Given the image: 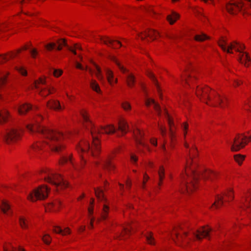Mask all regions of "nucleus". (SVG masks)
<instances>
[{
    "label": "nucleus",
    "mask_w": 251,
    "mask_h": 251,
    "mask_svg": "<svg viewBox=\"0 0 251 251\" xmlns=\"http://www.w3.org/2000/svg\"><path fill=\"white\" fill-rule=\"evenodd\" d=\"M219 46L224 51L229 53H232V50H235L239 52L238 59L239 61L246 66L251 65V56L246 52H244V45H240L236 42L228 44L226 41L222 38L218 42Z\"/></svg>",
    "instance_id": "nucleus-4"
},
{
    "label": "nucleus",
    "mask_w": 251,
    "mask_h": 251,
    "mask_svg": "<svg viewBox=\"0 0 251 251\" xmlns=\"http://www.w3.org/2000/svg\"><path fill=\"white\" fill-rule=\"evenodd\" d=\"M130 232V227L128 226H126L123 227L122 232L118 235L117 237L120 239H124L126 238V236L128 235Z\"/></svg>",
    "instance_id": "nucleus-27"
},
{
    "label": "nucleus",
    "mask_w": 251,
    "mask_h": 251,
    "mask_svg": "<svg viewBox=\"0 0 251 251\" xmlns=\"http://www.w3.org/2000/svg\"><path fill=\"white\" fill-rule=\"evenodd\" d=\"M194 38L197 41L201 42L205 39H209V37L204 33H202L201 35H196Z\"/></svg>",
    "instance_id": "nucleus-40"
},
{
    "label": "nucleus",
    "mask_w": 251,
    "mask_h": 251,
    "mask_svg": "<svg viewBox=\"0 0 251 251\" xmlns=\"http://www.w3.org/2000/svg\"><path fill=\"white\" fill-rule=\"evenodd\" d=\"M242 82L241 81L239 80H236L234 81V85L235 87L239 86Z\"/></svg>",
    "instance_id": "nucleus-58"
},
{
    "label": "nucleus",
    "mask_w": 251,
    "mask_h": 251,
    "mask_svg": "<svg viewBox=\"0 0 251 251\" xmlns=\"http://www.w3.org/2000/svg\"><path fill=\"white\" fill-rule=\"evenodd\" d=\"M61 205V201L59 200H56L54 202H52L51 203H49L48 206V209H50L51 208H54V209H57L59 207V206ZM47 207H46V209Z\"/></svg>",
    "instance_id": "nucleus-39"
},
{
    "label": "nucleus",
    "mask_w": 251,
    "mask_h": 251,
    "mask_svg": "<svg viewBox=\"0 0 251 251\" xmlns=\"http://www.w3.org/2000/svg\"><path fill=\"white\" fill-rule=\"evenodd\" d=\"M21 132L16 129H11L6 131L3 134V138L7 144H11L15 142L21 137Z\"/></svg>",
    "instance_id": "nucleus-9"
},
{
    "label": "nucleus",
    "mask_w": 251,
    "mask_h": 251,
    "mask_svg": "<svg viewBox=\"0 0 251 251\" xmlns=\"http://www.w3.org/2000/svg\"><path fill=\"white\" fill-rule=\"evenodd\" d=\"M96 71L95 74L97 75L98 78L100 80H103V76L101 74V70L96 65H95Z\"/></svg>",
    "instance_id": "nucleus-42"
},
{
    "label": "nucleus",
    "mask_w": 251,
    "mask_h": 251,
    "mask_svg": "<svg viewBox=\"0 0 251 251\" xmlns=\"http://www.w3.org/2000/svg\"><path fill=\"white\" fill-rule=\"evenodd\" d=\"M17 70L23 75H26V71L22 67H17Z\"/></svg>",
    "instance_id": "nucleus-52"
},
{
    "label": "nucleus",
    "mask_w": 251,
    "mask_h": 251,
    "mask_svg": "<svg viewBox=\"0 0 251 251\" xmlns=\"http://www.w3.org/2000/svg\"><path fill=\"white\" fill-rule=\"evenodd\" d=\"M9 116L8 111L4 109L2 111L0 112V122H5Z\"/></svg>",
    "instance_id": "nucleus-33"
},
{
    "label": "nucleus",
    "mask_w": 251,
    "mask_h": 251,
    "mask_svg": "<svg viewBox=\"0 0 251 251\" xmlns=\"http://www.w3.org/2000/svg\"><path fill=\"white\" fill-rule=\"evenodd\" d=\"M192 155L189 152V160H187L184 173L181 175L180 189L182 193L191 192L196 188V183L200 178L212 180L216 174L211 171H198L191 167Z\"/></svg>",
    "instance_id": "nucleus-3"
},
{
    "label": "nucleus",
    "mask_w": 251,
    "mask_h": 251,
    "mask_svg": "<svg viewBox=\"0 0 251 251\" xmlns=\"http://www.w3.org/2000/svg\"><path fill=\"white\" fill-rule=\"evenodd\" d=\"M146 239L148 241L149 244L151 245L154 244V243L153 242L154 238H153L151 233L146 235Z\"/></svg>",
    "instance_id": "nucleus-46"
},
{
    "label": "nucleus",
    "mask_w": 251,
    "mask_h": 251,
    "mask_svg": "<svg viewBox=\"0 0 251 251\" xmlns=\"http://www.w3.org/2000/svg\"><path fill=\"white\" fill-rule=\"evenodd\" d=\"M19 222L22 228H25L27 227V221L26 219L21 218L19 219Z\"/></svg>",
    "instance_id": "nucleus-45"
},
{
    "label": "nucleus",
    "mask_w": 251,
    "mask_h": 251,
    "mask_svg": "<svg viewBox=\"0 0 251 251\" xmlns=\"http://www.w3.org/2000/svg\"><path fill=\"white\" fill-rule=\"evenodd\" d=\"M52 73L53 75L56 77H58L62 74V72L60 70H57L55 69L52 70Z\"/></svg>",
    "instance_id": "nucleus-51"
},
{
    "label": "nucleus",
    "mask_w": 251,
    "mask_h": 251,
    "mask_svg": "<svg viewBox=\"0 0 251 251\" xmlns=\"http://www.w3.org/2000/svg\"><path fill=\"white\" fill-rule=\"evenodd\" d=\"M90 86L93 90L95 91L97 93H100V89L99 85L95 80H92L91 81Z\"/></svg>",
    "instance_id": "nucleus-38"
},
{
    "label": "nucleus",
    "mask_w": 251,
    "mask_h": 251,
    "mask_svg": "<svg viewBox=\"0 0 251 251\" xmlns=\"http://www.w3.org/2000/svg\"><path fill=\"white\" fill-rule=\"evenodd\" d=\"M88 212H89L90 215L92 214V213L93 212V207H89L88 208Z\"/></svg>",
    "instance_id": "nucleus-62"
},
{
    "label": "nucleus",
    "mask_w": 251,
    "mask_h": 251,
    "mask_svg": "<svg viewBox=\"0 0 251 251\" xmlns=\"http://www.w3.org/2000/svg\"><path fill=\"white\" fill-rule=\"evenodd\" d=\"M106 76H107V79L108 81V82L111 84L112 85L114 82L117 83V79H114L113 78V74L112 71L110 70H107L106 71Z\"/></svg>",
    "instance_id": "nucleus-30"
},
{
    "label": "nucleus",
    "mask_w": 251,
    "mask_h": 251,
    "mask_svg": "<svg viewBox=\"0 0 251 251\" xmlns=\"http://www.w3.org/2000/svg\"><path fill=\"white\" fill-rule=\"evenodd\" d=\"M151 143L154 146L157 145V140L156 139H151Z\"/></svg>",
    "instance_id": "nucleus-59"
},
{
    "label": "nucleus",
    "mask_w": 251,
    "mask_h": 251,
    "mask_svg": "<svg viewBox=\"0 0 251 251\" xmlns=\"http://www.w3.org/2000/svg\"><path fill=\"white\" fill-rule=\"evenodd\" d=\"M33 149L35 151H37L39 150L42 148L41 143H36L35 145H33Z\"/></svg>",
    "instance_id": "nucleus-53"
},
{
    "label": "nucleus",
    "mask_w": 251,
    "mask_h": 251,
    "mask_svg": "<svg viewBox=\"0 0 251 251\" xmlns=\"http://www.w3.org/2000/svg\"><path fill=\"white\" fill-rule=\"evenodd\" d=\"M102 167L104 171H107L109 173L115 169V166L112 163L110 158H108L103 161Z\"/></svg>",
    "instance_id": "nucleus-20"
},
{
    "label": "nucleus",
    "mask_w": 251,
    "mask_h": 251,
    "mask_svg": "<svg viewBox=\"0 0 251 251\" xmlns=\"http://www.w3.org/2000/svg\"><path fill=\"white\" fill-rule=\"evenodd\" d=\"M146 105L148 107L150 106L151 104L153 105L154 109L157 113L158 116L161 115V110L158 104L153 99L148 98L145 101Z\"/></svg>",
    "instance_id": "nucleus-18"
},
{
    "label": "nucleus",
    "mask_w": 251,
    "mask_h": 251,
    "mask_svg": "<svg viewBox=\"0 0 251 251\" xmlns=\"http://www.w3.org/2000/svg\"><path fill=\"white\" fill-rule=\"evenodd\" d=\"M159 129L160 131L162 136L164 137L166 136V129L162 126H159Z\"/></svg>",
    "instance_id": "nucleus-50"
},
{
    "label": "nucleus",
    "mask_w": 251,
    "mask_h": 251,
    "mask_svg": "<svg viewBox=\"0 0 251 251\" xmlns=\"http://www.w3.org/2000/svg\"><path fill=\"white\" fill-rule=\"evenodd\" d=\"M147 75L152 80L154 84L158 88V82L154 75L151 72H149L147 73Z\"/></svg>",
    "instance_id": "nucleus-43"
},
{
    "label": "nucleus",
    "mask_w": 251,
    "mask_h": 251,
    "mask_svg": "<svg viewBox=\"0 0 251 251\" xmlns=\"http://www.w3.org/2000/svg\"><path fill=\"white\" fill-rule=\"evenodd\" d=\"M118 129L120 130L123 134H126L128 130V126L126 122L124 120H120L118 123Z\"/></svg>",
    "instance_id": "nucleus-22"
},
{
    "label": "nucleus",
    "mask_w": 251,
    "mask_h": 251,
    "mask_svg": "<svg viewBox=\"0 0 251 251\" xmlns=\"http://www.w3.org/2000/svg\"><path fill=\"white\" fill-rule=\"evenodd\" d=\"M243 5L242 2H228L226 5V9L229 13L236 14L238 11L245 10V9H243Z\"/></svg>",
    "instance_id": "nucleus-11"
},
{
    "label": "nucleus",
    "mask_w": 251,
    "mask_h": 251,
    "mask_svg": "<svg viewBox=\"0 0 251 251\" xmlns=\"http://www.w3.org/2000/svg\"><path fill=\"white\" fill-rule=\"evenodd\" d=\"M225 196L227 197L229 199H231L232 200L233 196L232 190H229L227 192L225 193L223 196H217L215 201L212 205V206H214L217 208L222 205L224 201H225L224 200Z\"/></svg>",
    "instance_id": "nucleus-14"
},
{
    "label": "nucleus",
    "mask_w": 251,
    "mask_h": 251,
    "mask_svg": "<svg viewBox=\"0 0 251 251\" xmlns=\"http://www.w3.org/2000/svg\"><path fill=\"white\" fill-rule=\"evenodd\" d=\"M109 210V207L106 204H104L103 206L102 212L101 213V218L103 220L106 219L107 217V214Z\"/></svg>",
    "instance_id": "nucleus-41"
},
{
    "label": "nucleus",
    "mask_w": 251,
    "mask_h": 251,
    "mask_svg": "<svg viewBox=\"0 0 251 251\" xmlns=\"http://www.w3.org/2000/svg\"><path fill=\"white\" fill-rule=\"evenodd\" d=\"M144 180L143 181V187L144 188L146 181H147L149 178V176L147 174H145L144 176Z\"/></svg>",
    "instance_id": "nucleus-57"
},
{
    "label": "nucleus",
    "mask_w": 251,
    "mask_h": 251,
    "mask_svg": "<svg viewBox=\"0 0 251 251\" xmlns=\"http://www.w3.org/2000/svg\"><path fill=\"white\" fill-rule=\"evenodd\" d=\"M49 189L45 186H41L30 192L27 196L28 200L34 201L44 200L48 197Z\"/></svg>",
    "instance_id": "nucleus-8"
},
{
    "label": "nucleus",
    "mask_w": 251,
    "mask_h": 251,
    "mask_svg": "<svg viewBox=\"0 0 251 251\" xmlns=\"http://www.w3.org/2000/svg\"><path fill=\"white\" fill-rule=\"evenodd\" d=\"M100 39L104 44L107 45L109 46H110L113 48H116V47L115 46V45L114 44V42H116L117 44L120 45V47L122 46L121 43L118 40L110 39L108 37L104 38L102 37H100Z\"/></svg>",
    "instance_id": "nucleus-21"
},
{
    "label": "nucleus",
    "mask_w": 251,
    "mask_h": 251,
    "mask_svg": "<svg viewBox=\"0 0 251 251\" xmlns=\"http://www.w3.org/2000/svg\"><path fill=\"white\" fill-rule=\"evenodd\" d=\"M159 34V33L157 31L151 29L148 31H145L144 33H139L138 36L142 40H144L147 37H149L151 39L154 40Z\"/></svg>",
    "instance_id": "nucleus-16"
},
{
    "label": "nucleus",
    "mask_w": 251,
    "mask_h": 251,
    "mask_svg": "<svg viewBox=\"0 0 251 251\" xmlns=\"http://www.w3.org/2000/svg\"><path fill=\"white\" fill-rule=\"evenodd\" d=\"M42 120L40 115L34 118L26 127L31 133L38 134L43 137V142L49 146L52 151L59 152L64 148L61 144V141L64 138L62 133L50 130L45 126H41L39 122Z\"/></svg>",
    "instance_id": "nucleus-2"
},
{
    "label": "nucleus",
    "mask_w": 251,
    "mask_h": 251,
    "mask_svg": "<svg viewBox=\"0 0 251 251\" xmlns=\"http://www.w3.org/2000/svg\"><path fill=\"white\" fill-rule=\"evenodd\" d=\"M212 229L209 227H202L198 229L196 231L193 232L192 234L194 238L197 240H201L203 237H207L209 236V232Z\"/></svg>",
    "instance_id": "nucleus-12"
},
{
    "label": "nucleus",
    "mask_w": 251,
    "mask_h": 251,
    "mask_svg": "<svg viewBox=\"0 0 251 251\" xmlns=\"http://www.w3.org/2000/svg\"><path fill=\"white\" fill-rule=\"evenodd\" d=\"M249 141H251V135L248 138L245 135L241 137L240 135H238L232 141H227V143L231 145V150L232 151H237L243 148Z\"/></svg>",
    "instance_id": "nucleus-7"
},
{
    "label": "nucleus",
    "mask_w": 251,
    "mask_h": 251,
    "mask_svg": "<svg viewBox=\"0 0 251 251\" xmlns=\"http://www.w3.org/2000/svg\"><path fill=\"white\" fill-rule=\"evenodd\" d=\"M158 174L160 181V182L158 183V185L160 186L161 184V182L163 180L165 175V169L162 166H161L159 167V169L158 171Z\"/></svg>",
    "instance_id": "nucleus-34"
},
{
    "label": "nucleus",
    "mask_w": 251,
    "mask_h": 251,
    "mask_svg": "<svg viewBox=\"0 0 251 251\" xmlns=\"http://www.w3.org/2000/svg\"><path fill=\"white\" fill-rule=\"evenodd\" d=\"M134 134L137 144L143 146H146L145 144L142 140V138L143 136V133L139 129H137L134 132Z\"/></svg>",
    "instance_id": "nucleus-23"
},
{
    "label": "nucleus",
    "mask_w": 251,
    "mask_h": 251,
    "mask_svg": "<svg viewBox=\"0 0 251 251\" xmlns=\"http://www.w3.org/2000/svg\"><path fill=\"white\" fill-rule=\"evenodd\" d=\"M0 208L4 214H8L10 212V207L6 201H2Z\"/></svg>",
    "instance_id": "nucleus-28"
},
{
    "label": "nucleus",
    "mask_w": 251,
    "mask_h": 251,
    "mask_svg": "<svg viewBox=\"0 0 251 251\" xmlns=\"http://www.w3.org/2000/svg\"><path fill=\"white\" fill-rule=\"evenodd\" d=\"M76 67L77 68L81 69V70L84 69L83 67L81 66V65L78 63H77L76 64Z\"/></svg>",
    "instance_id": "nucleus-61"
},
{
    "label": "nucleus",
    "mask_w": 251,
    "mask_h": 251,
    "mask_svg": "<svg viewBox=\"0 0 251 251\" xmlns=\"http://www.w3.org/2000/svg\"><path fill=\"white\" fill-rule=\"evenodd\" d=\"M245 105H248L249 107H251V99L248 101L245 102Z\"/></svg>",
    "instance_id": "nucleus-60"
},
{
    "label": "nucleus",
    "mask_w": 251,
    "mask_h": 251,
    "mask_svg": "<svg viewBox=\"0 0 251 251\" xmlns=\"http://www.w3.org/2000/svg\"><path fill=\"white\" fill-rule=\"evenodd\" d=\"M58 46L56 49L57 50H60L62 49L63 47H67V49L70 51H72L75 54H76V52L75 50H81V47L77 44L75 45V49H72L71 47L68 46L66 41L64 39H60L57 41Z\"/></svg>",
    "instance_id": "nucleus-15"
},
{
    "label": "nucleus",
    "mask_w": 251,
    "mask_h": 251,
    "mask_svg": "<svg viewBox=\"0 0 251 251\" xmlns=\"http://www.w3.org/2000/svg\"><path fill=\"white\" fill-rule=\"evenodd\" d=\"M95 192L96 196L99 201H105V198L103 193V191L98 188L95 189Z\"/></svg>",
    "instance_id": "nucleus-31"
},
{
    "label": "nucleus",
    "mask_w": 251,
    "mask_h": 251,
    "mask_svg": "<svg viewBox=\"0 0 251 251\" xmlns=\"http://www.w3.org/2000/svg\"><path fill=\"white\" fill-rule=\"evenodd\" d=\"M123 108L125 110H127L130 109L131 106L127 102H124L122 104Z\"/></svg>",
    "instance_id": "nucleus-49"
},
{
    "label": "nucleus",
    "mask_w": 251,
    "mask_h": 251,
    "mask_svg": "<svg viewBox=\"0 0 251 251\" xmlns=\"http://www.w3.org/2000/svg\"><path fill=\"white\" fill-rule=\"evenodd\" d=\"M130 159H131V161L133 162V163H135L137 160H138V158H137V157L134 155V154H131L130 155Z\"/></svg>",
    "instance_id": "nucleus-54"
},
{
    "label": "nucleus",
    "mask_w": 251,
    "mask_h": 251,
    "mask_svg": "<svg viewBox=\"0 0 251 251\" xmlns=\"http://www.w3.org/2000/svg\"><path fill=\"white\" fill-rule=\"evenodd\" d=\"M45 84L46 80L45 79L40 78L38 80L35 82V87L37 89L38 92L42 96L46 97L48 96L50 93H51V89L50 88H46L40 87L39 85Z\"/></svg>",
    "instance_id": "nucleus-13"
},
{
    "label": "nucleus",
    "mask_w": 251,
    "mask_h": 251,
    "mask_svg": "<svg viewBox=\"0 0 251 251\" xmlns=\"http://www.w3.org/2000/svg\"><path fill=\"white\" fill-rule=\"evenodd\" d=\"M47 106L49 108L55 110H59L61 108L59 102L57 100H51L48 101Z\"/></svg>",
    "instance_id": "nucleus-26"
},
{
    "label": "nucleus",
    "mask_w": 251,
    "mask_h": 251,
    "mask_svg": "<svg viewBox=\"0 0 251 251\" xmlns=\"http://www.w3.org/2000/svg\"><path fill=\"white\" fill-rule=\"evenodd\" d=\"M244 156L241 155L240 154H237L234 155L235 160L239 165L241 164L242 162L244 160Z\"/></svg>",
    "instance_id": "nucleus-44"
},
{
    "label": "nucleus",
    "mask_w": 251,
    "mask_h": 251,
    "mask_svg": "<svg viewBox=\"0 0 251 251\" xmlns=\"http://www.w3.org/2000/svg\"><path fill=\"white\" fill-rule=\"evenodd\" d=\"M45 173L47 175L44 176L45 180L54 186L57 190L68 187V183L59 175L49 172H46Z\"/></svg>",
    "instance_id": "nucleus-6"
},
{
    "label": "nucleus",
    "mask_w": 251,
    "mask_h": 251,
    "mask_svg": "<svg viewBox=\"0 0 251 251\" xmlns=\"http://www.w3.org/2000/svg\"><path fill=\"white\" fill-rule=\"evenodd\" d=\"M164 113H165V116L166 117V118H167V120H168V124H169V126H170V133H171V134L172 135L173 134V129H172V126L174 125V123H173L172 119L170 117L169 114L168 113V112L166 111V110L165 109L164 110Z\"/></svg>",
    "instance_id": "nucleus-35"
},
{
    "label": "nucleus",
    "mask_w": 251,
    "mask_h": 251,
    "mask_svg": "<svg viewBox=\"0 0 251 251\" xmlns=\"http://www.w3.org/2000/svg\"><path fill=\"white\" fill-rule=\"evenodd\" d=\"M71 162L75 170H76V171H78L79 170V168L80 167H82L85 163V160H83L81 162V165L80 166H75V164H74V163H73V161H72V157L71 156H63L62 157V158L60 160V163L61 164H63V163H67V162Z\"/></svg>",
    "instance_id": "nucleus-19"
},
{
    "label": "nucleus",
    "mask_w": 251,
    "mask_h": 251,
    "mask_svg": "<svg viewBox=\"0 0 251 251\" xmlns=\"http://www.w3.org/2000/svg\"><path fill=\"white\" fill-rule=\"evenodd\" d=\"M81 114L84 120V126L88 130H90L92 143L90 146V143L86 141L82 142L76 147L77 151L79 153L88 151L93 156H96L99 154L100 151V142L97 135L100 133L113 134L116 132V129L112 125L100 126V127L96 128L89 120L85 111H81Z\"/></svg>",
    "instance_id": "nucleus-1"
},
{
    "label": "nucleus",
    "mask_w": 251,
    "mask_h": 251,
    "mask_svg": "<svg viewBox=\"0 0 251 251\" xmlns=\"http://www.w3.org/2000/svg\"><path fill=\"white\" fill-rule=\"evenodd\" d=\"M6 82V78L5 76L0 77V87L4 84Z\"/></svg>",
    "instance_id": "nucleus-56"
},
{
    "label": "nucleus",
    "mask_w": 251,
    "mask_h": 251,
    "mask_svg": "<svg viewBox=\"0 0 251 251\" xmlns=\"http://www.w3.org/2000/svg\"><path fill=\"white\" fill-rule=\"evenodd\" d=\"M43 240L44 242L47 244H49L50 243V238L48 234H46L43 237Z\"/></svg>",
    "instance_id": "nucleus-47"
},
{
    "label": "nucleus",
    "mask_w": 251,
    "mask_h": 251,
    "mask_svg": "<svg viewBox=\"0 0 251 251\" xmlns=\"http://www.w3.org/2000/svg\"><path fill=\"white\" fill-rule=\"evenodd\" d=\"M113 60L116 63L121 71L125 74L127 85L130 87H133L135 82V77L134 75L122 66L115 58L113 59Z\"/></svg>",
    "instance_id": "nucleus-10"
},
{
    "label": "nucleus",
    "mask_w": 251,
    "mask_h": 251,
    "mask_svg": "<svg viewBox=\"0 0 251 251\" xmlns=\"http://www.w3.org/2000/svg\"><path fill=\"white\" fill-rule=\"evenodd\" d=\"M4 251H25V250L21 247H19L18 249H16L12 245H9L8 246L4 247Z\"/></svg>",
    "instance_id": "nucleus-37"
},
{
    "label": "nucleus",
    "mask_w": 251,
    "mask_h": 251,
    "mask_svg": "<svg viewBox=\"0 0 251 251\" xmlns=\"http://www.w3.org/2000/svg\"><path fill=\"white\" fill-rule=\"evenodd\" d=\"M131 185V182L130 181H127L126 182V187L128 188H130Z\"/></svg>",
    "instance_id": "nucleus-63"
},
{
    "label": "nucleus",
    "mask_w": 251,
    "mask_h": 251,
    "mask_svg": "<svg viewBox=\"0 0 251 251\" xmlns=\"http://www.w3.org/2000/svg\"><path fill=\"white\" fill-rule=\"evenodd\" d=\"M31 109V106L27 103H24L17 108V111L21 114H24Z\"/></svg>",
    "instance_id": "nucleus-25"
},
{
    "label": "nucleus",
    "mask_w": 251,
    "mask_h": 251,
    "mask_svg": "<svg viewBox=\"0 0 251 251\" xmlns=\"http://www.w3.org/2000/svg\"><path fill=\"white\" fill-rule=\"evenodd\" d=\"M53 231L56 233L60 234L62 235L69 234L71 233L69 228L66 227L64 230H63L60 226H53Z\"/></svg>",
    "instance_id": "nucleus-24"
},
{
    "label": "nucleus",
    "mask_w": 251,
    "mask_h": 251,
    "mask_svg": "<svg viewBox=\"0 0 251 251\" xmlns=\"http://www.w3.org/2000/svg\"><path fill=\"white\" fill-rule=\"evenodd\" d=\"M178 242H181L184 240V237L187 236L188 233L186 231H183V234H180L178 232L175 230L174 233Z\"/></svg>",
    "instance_id": "nucleus-32"
},
{
    "label": "nucleus",
    "mask_w": 251,
    "mask_h": 251,
    "mask_svg": "<svg viewBox=\"0 0 251 251\" xmlns=\"http://www.w3.org/2000/svg\"><path fill=\"white\" fill-rule=\"evenodd\" d=\"M184 71L185 74L180 75L181 80L189 85L190 82L196 78V76L190 74V70L189 69H187Z\"/></svg>",
    "instance_id": "nucleus-17"
},
{
    "label": "nucleus",
    "mask_w": 251,
    "mask_h": 251,
    "mask_svg": "<svg viewBox=\"0 0 251 251\" xmlns=\"http://www.w3.org/2000/svg\"><path fill=\"white\" fill-rule=\"evenodd\" d=\"M179 18V15L175 12H173L171 15L167 16V20L169 22L170 24H173L177 19Z\"/></svg>",
    "instance_id": "nucleus-29"
},
{
    "label": "nucleus",
    "mask_w": 251,
    "mask_h": 251,
    "mask_svg": "<svg viewBox=\"0 0 251 251\" xmlns=\"http://www.w3.org/2000/svg\"><path fill=\"white\" fill-rule=\"evenodd\" d=\"M16 53L12 52L6 56H0V64L8 61L10 58L14 57Z\"/></svg>",
    "instance_id": "nucleus-36"
},
{
    "label": "nucleus",
    "mask_w": 251,
    "mask_h": 251,
    "mask_svg": "<svg viewBox=\"0 0 251 251\" xmlns=\"http://www.w3.org/2000/svg\"><path fill=\"white\" fill-rule=\"evenodd\" d=\"M30 53H31V56L33 58H35L36 55L37 54V51L35 49H32L30 50Z\"/></svg>",
    "instance_id": "nucleus-55"
},
{
    "label": "nucleus",
    "mask_w": 251,
    "mask_h": 251,
    "mask_svg": "<svg viewBox=\"0 0 251 251\" xmlns=\"http://www.w3.org/2000/svg\"><path fill=\"white\" fill-rule=\"evenodd\" d=\"M5 25H1L0 26V31H5Z\"/></svg>",
    "instance_id": "nucleus-64"
},
{
    "label": "nucleus",
    "mask_w": 251,
    "mask_h": 251,
    "mask_svg": "<svg viewBox=\"0 0 251 251\" xmlns=\"http://www.w3.org/2000/svg\"><path fill=\"white\" fill-rule=\"evenodd\" d=\"M196 93L200 99L205 101L208 105L211 106L219 105L221 107H223L224 106L225 99L215 91H211V89L208 87L198 86Z\"/></svg>",
    "instance_id": "nucleus-5"
},
{
    "label": "nucleus",
    "mask_w": 251,
    "mask_h": 251,
    "mask_svg": "<svg viewBox=\"0 0 251 251\" xmlns=\"http://www.w3.org/2000/svg\"><path fill=\"white\" fill-rule=\"evenodd\" d=\"M55 47H56V44L53 43H49V44H47V45H46V48L47 49V50H52L53 49L55 48Z\"/></svg>",
    "instance_id": "nucleus-48"
}]
</instances>
